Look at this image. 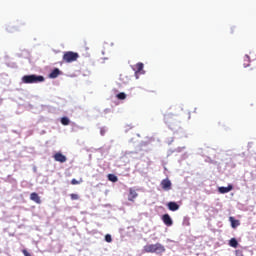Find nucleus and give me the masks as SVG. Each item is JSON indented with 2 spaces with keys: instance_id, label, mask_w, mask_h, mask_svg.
<instances>
[{
  "instance_id": "obj_8",
  "label": "nucleus",
  "mask_w": 256,
  "mask_h": 256,
  "mask_svg": "<svg viewBox=\"0 0 256 256\" xmlns=\"http://www.w3.org/2000/svg\"><path fill=\"white\" fill-rule=\"evenodd\" d=\"M218 191L222 194L229 193L230 191H233V185L229 184L227 187H219Z\"/></svg>"
},
{
  "instance_id": "obj_7",
  "label": "nucleus",
  "mask_w": 256,
  "mask_h": 256,
  "mask_svg": "<svg viewBox=\"0 0 256 256\" xmlns=\"http://www.w3.org/2000/svg\"><path fill=\"white\" fill-rule=\"evenodd\" d=\"M31 201H34V203H37V205H41V197H39V194L37 192H33L30 194Z\"/></svg>"
},
{
  "instance_id": "obj_15",
  "label": "nucleus",
  "mask_w": 256,
  "mask_h": 256,
  "mask_svg": "<svg viewBox=\"0 0 256 256\" xmlns=\"http://www.w3.org/2000/svg\"><path fill=\"white\" fill-rule=\"evenodd\" d=\"M108 179H109V181H112V183H117V181H118V178L115 174H109Z\"/></svg>"
},
{
  "instance_id": "obj_12",
  "label": "nucleus",
  "mask_w": 256,
  "mask_h": 256,
  "mask_svg": "<svg viewBox=\"0 0 256 256\" xmlns=\"http://www.w3.org/2000/svg\"><path fill=\"white\" fill-rule=\"evenodd\" d=\"M247 76L249 77V79H252V81H256V69L251 68L250 70H248Z\"/></svg>"
},
{
  "instance_id": "obj_24",
  "label": "nucleus",
  "mask_w": 256,
  "mask_h": 256,
  "mask_svg": "<svg viewBox=\"0 0 256 256\" xmlns=\"http://www.w3.org/2000/svg\"><path fill=\"white\" fill-rule=\"evenodd\" d=\"M105 133H106V130L104 129V128H102L101 130H100V135H105Z\"/></svg>"
},
{
  "instance_id": "obj_20",
  "label": "nucleus",
  "mask_w": 256,
  "mask_h": 256,
  "mask_svg": "<svg viewBox=\"0 0 256 256\" xmlns=\"http://www.w3.org/2000/svg\"><path fill=\"white\" fill-rule=\"evenodd\" d=\"M105 241H106L107 243H111V242L113 241V238L111 237V234H107V235L105 236Z\"/></svg>"
},
{
  "instance_id": "obj_22",
  "label": "nucleus",
  "mask_w": 256,
  "mask_h": 256,
  "mask_svg": "<svg viewBox=\"0 0 256 256\" xmlns=\"http://www.w3.org/2000/svg\"><path fill=\"white\" fill-rule=\"evenodd\" d=\"M244 61H247V63H244V67H249V62H250V58H249V56H245L244 57Z\"/></svg>"
},
{
  "instance_id": "obj_3",
  "label": "nucleus",
  "mask_w": 256,
  "mask_h": 256,
  "mask_svg": "<svg viewBox=\"0 0 256 256\" xmlns=\"http://www.w3.org/2000/svg\"><path fill=\"white\" fill-rule=\"evenodd\" d=\"M62 59L64 63H73L79 59V53L73 51L65 52Z\"/></svg>"
},
{
  "instance_id": "obj_21",
  "label": "nucleus",
  "mask_w": 256,
  "mask_h": 256,
  "mask_svg": "<svg viewBox=\"0 0 256 256\" xmlns=\"http://www.w3.org/2000/svg\"><path fill=\"white\" fill-rule=\"evenodd\" d=\"M70 198L72 199V201H77L79 199V195L78 194H70Z\"/></svg>"
},
{
  "instance_id": "obj_14",
  "label": "nucleus",
  "mask_w": 256,
  "mask_h": 256,
  "mask_svg": "<svg viewBox=\"0 0 256 256\" xmlns=\"http://www.w3.org/2000/svg\"><path fill=\"white\" fill-rule=\"evenodd\" d=\"M229 245H230V247L237 249V247H239V242H237V239L231 238L229 241Z\"/></svg>"
},
{
  "instance_id": "obj_13",
  "label": "nucleus",
  "mask_w": 256,
  "mask_h": 256,
  "mask_svg": "<svg viewBox=\"0 0 256 256\" xmlns=\"http://www.w3.org/2000/svg\"><path fill=\"white\" fill-rule=\"evenodd\" d=\"M229 221H230L231 227L233 229H236V227H239V225H240L239 220H236L234 217H230Z\"/></svg>"
},
{
  "instance_id": "obj_2",
  "label": "nucleus",
  "mask_w": 256,
  "mask_h": 256,
  "mask_svg": "<svg viewBox=\"0 0 256 256\" xmlns=\"http://www.w3.org/2000/svg\"><path fill=\"white\" fill-rule=\"evenodd\" d=\"M43 81H45V77L35 74L25 75L22 77V83H26V85L33 83H43Z\"/></svg>"
},
{
  "instance_id": "obj_6",
  "label": "nucleus",
  "mask_w": 256,
  "mask_h": 256,
  "mask_svg": "<svg viewBox=\"0 0 256 256\" xmlns=\"http://www.w3.org/2000/svg\"><path fill=\"white\" fill-rule=\"evenodd\" d=\"M162 221L164 224L167 225V227H171V225H173V220L171 219V216H169V214H164L162 216Z\"/></svg>"
},
{
  "instance_id": "obj_10",
  "label": "nucleus",
  "mask_w": 256,
  "mask_h": 256,
  "mask_svg": "<svg viewBox=\"0 0 256 256\" xmlns=\"http://www.w3.org/2000/svg\"><path fill=\"white\" fill-rule=\"evenodd\" d=\"M137 192L133 189V188H130L129 189V196H128V200L129 201H135V199H137Z\"/></svg>"
},
{
  "instance_id": "obj_11",
  "label": "nucleus",
  "mask_w": 256,
  "mask_h": 256,
  "mask_svg": "<svg viewBox=\"0 0 256 256\" xmlns=\"http://www.w3.org/2000/svg\"><path fill=\"white\" fill-rule=\"evenodd\" d=\"M169 211H179V204L176 202H169L167 204Z\"/></svg>"
},
{
  "instance_id": "obj_25",
  "label": "nucleus",
  "mask_w": 256,
  "mask_h": 256,
  "mask_svg": "<svg viewBox=\"0 0 256 256\" xmlns=\"http://www.w3.org/2000/svg\"><path fill=\"white\" fill-rule=\"evenodd\" d=\"M165 119H166V121H168L169 120V116H165Z\"/></svg>"
},
{
  "instance_id": "obj_4",
  "label": "nucleus",
  "mask_w": 256,
  "mask_h": 256,
  "mask_svg": "<svg viewBox=\"0 0 256 256\" xmlns=\"http://www.w3.org/2000/svg\"><path fill=\"white\" fill-rule=\"evenodd\" d=\"M53 159L57 161L58 163H66L67 162V156L63 155L61 152H57L53 155Z\"/></svg>"
},
{
  "instance_id": "obj_9",
  "label": "nucleus",
  "mask_w": 256,
  "mask_h": 256,
  "mask_svg": "<svg viewBox=\"0 0 256 256\" xmlns=\"http://www.w3.org/2000/svg\"><path fill=\"white\" fill-rule=\"evenodd\" d=\"M61 75V70L59 68H55L52 70V72L49 74L50 79H57L58 76Z\"/></svg>"
},
{
  "instance_id": "obj_1",
  "label": "nucleus",
  "mask_w": 256,
  "mask_h": 256,
  "mask_svg": "<svg viewBox=\"0 0 256 256\" xmlns=\"http://www.w3.org/2000/svg\"><path fill=\"white\" fill-rule=\"evenodd\" d=\"M144 253H155L156 255H163L165 253V246L161 243L147 244L143 247Z\"/></svg>"
},
{
  "instance_id": "obj_17",
  "label": "nucleus",
  "mask_w": 256,
  "mask_h": 256,
  "mask_svg": "<svg viewBox=\"0 0 256 256\" xmlns=\"http://www.w3.org/2000/svg\"><path fill=\"white\" fill-rule=\"evenodd\" d=\"M144 65L143 63L139 62L136 64V72L141 73V70L143 69Z\"/></svg>"
},
{
  "instance_id": "obj_16",
  "label": "nucleus",
  "mask_w": 256,
  "mask_h": 256,
  "mask_svg": "<svg viewBox=\"0 0 256 256\" xmlns=\"http://www.w3.org/2000/svg\"><path fill=\"white\" fill-rule=\"evenodd\" d=\"M81 183H83V178H80L79 180L73 178L71 180V185H81Z\"/></svg>"
},
{
  "instance_id": "obj_5",
  "label": "nucleus",
  "mask_w": 256,
  "mask_h": 256,
  "mask_svg": "<svg viewBox=\"0 0 256 256\" xmlns=\"http://www.w3.org/2000/svg\"><path fill=\"white\" fill-rule=\"evenodd\" d=\"M162 189L164 191H171V180H169V178L163 179L160 183Z\"/></svg>"
},
{
  "instance_id": "obj_23",
  "label": "nucleus",
  "mask_w": 256,
  "mask_h": 256,
  "mask_svg": "<svg viewBox=\"0 0 256 256\" xmlns=\"http://www.w3.org/2000/svg\"><path fill=\"white\" fill-rule=\"evenodd\" d=\"M24 256H31V254L27 250H22Z\"/></svg>"
},
{
  "instance_id": "obj_19",
  "label": "nucleus",
  "mask_w": 256,
  "mask_h": 256,
  "mask_svg": "<svg viewBox=\"0 0 256 256\" xmlns=\"http://www.w3.org/2000/svg\"><path fill=\"white\" fill-rule=\"evenodd\" d=\"M117 97L118 99L123 101V99H127V94H125L124 92H120L119 94H117Z\"/></svg>"
},
{
  "instance_id": "obj_18",
  "label": "nucleus",
  "mask_w": 256,
  "mask_h": 256,
  "mask_svg": "<svg viewBox=\"0 0 256 256\" xmlns=\"http://www.w3.org/2000/svg\"><path fill=\"white\" fill-rule=\"evenodd\" d=\"M61 123H62V125H69V123H71V121L69 120L68 117H62Z\"/></svg>"
}]
</instances>
